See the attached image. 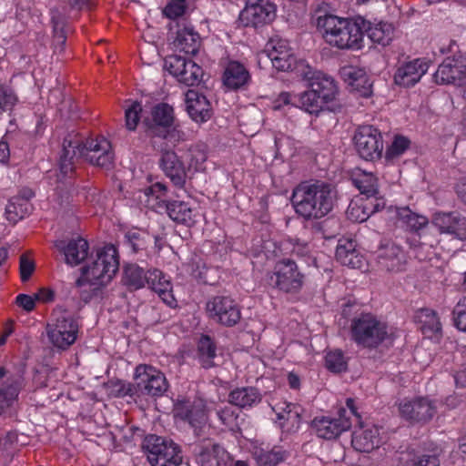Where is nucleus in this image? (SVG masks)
Returning a JSON list of instances; mask_svg holds the SVG:
<instances>
[{"label": "nucleus", "instance_id": "nucleus-52", "mask_svg": "<svg viewBox=\"0 0 466 466\" xmlns=\"http://www.w3.org/2000/svg\"><path fill=\"white\" fill-rule=\"evenodd\" d=\"M325 361L327 369L332 372H341L347 368V361L339 350L328 352Z\"/></svg>", "mask_w": 466, "mask_h": 466}, {"label": "nucleus", "instance_id": "nucleus-26", "mask_svg": "<svg viewBox=\"0 0 466 466\" xmlns=\"http://www.w3.org/2000/svg\"><path fill=\"white\" fill-rule=\"evenodd\" d=\"M186 109L189 116L198 123L208 121L211 116L210 104L199 92L190 89L185 95Z\"/></svg>", "mask_w": 466, "mask_h": 466}, {"label": "nucleus", "instance_id": "nucleus-28", "mask_svg": "<svg viewBox=\"0 0 466 466\" xmlns=\"http://www.w3.org/2000/svg\"><path fill=\"white\" fill-rule=\"evenodd\" d=\"M308 81L309 87L319 96L325 106L335 99L338 88L331 76L322 72H314Z\"/></svg>", "mask_w": 466, "mask_h": 466}, {"label": "nucleus", "instance_id": "nucleus-59", "mask_svg": "<svg viewBox=\"0 0 466 466\" xmlns=\"http://www.w3.org/2000/svg\"><path fill=\"white\" fill-rule=\"evenodd\" d=\"M35 268V261L27 255L22 254L20 256L19 269L20 276L23 282L27 281Z\"/></svg>", "mask_w": 466, "mask_h": 466}, {"label": "nucleus", "instance_id": "nucleus-25", "mask_svg": "<svg viewBox=\"0 0 466 466\" xmlns=\"http://www.w3.org/2000/svg\"><path fill=\"white\" fill-rule=\"evenodd\" d=\"M55 247L64 254L66 264L74 267L84 261L88 255V243L82 238L72 239L67 243L65 240H56Z\"/></svg>", "mask_w": 466, "mask_h": 466}, {"label": "nucleus", "instance_id": "nucleus-44", "mask_svg": "<svg viewBox=\"0 0 466 466\" xmlns=\"http://www.w3.org/2000/svg\"><path fill=\"white\" fill-rule=\"evenodd\" d=\"M252 455L260 466H277L288 458L289 453L280 447H275L271 450L254 447Z\"/></svg>", "mask_w": 466, "mask_h": 466}, {"label": "nucleus", "instance_id": "nucleus-19", "mask_svg": "<svg viewBox=\"0 0 466 466\" xmlns=\"http://www.w3.org/2000/svg\"><path fill=\"white\" fill-rule=\"evenodd\" d=\"M386 203L383 198L360 197L350 201L347 217L353 222L366 221L372 214L385 208Z\"/></svg>", "mask_w": 466, "mask_h": 466}, {"label": "nucleus", "instance_id": "nucleus-6", "mask_svg": "<svg viewBox=\"0 0 466 466\" xmlns=\"http://www.w3.org/2000/svg\"><path fill=\"white\" fill-rule=\"evenodd\" d=\"M144 449L151 466H177L182 461L180 450L171 440L149 435L144 441Z\"/></svg>", "mask_w": 466, "mask_h": 466}, {"label": "nucleus", "instance_id": "nucleus-2", "mask_svg": "<svg viewBox=\"0 0 466 466\" xmlns=\"http://www.w3.org/2000/svg\"><path fill=\"white\" fill-rule=\"evenodd\" d=\"M366 21L361 17H341L335 15H319L317 28L324 41L341 50H360L363 46Z\"/></svg>", "mask_w": 466, "mask_h": 466}, {"label": "nucleus", "instance_id": "nucleus-17", "mask_svg": "<svg viewBox=\"0 0 466 466\" xmlns=\"http://www.w3.org/2000/svg\"><path fill=\"white\" fill-rule=\"evenodd\" d=\"M312 428L316 434L322 439L332 440L348 431L351 426L347 410H339L338 416H321L312 420Z\"/></svg>", "mask_w": 466, "mask_h": 466}, {"label": "nucleus", "instance_id": "nucleus-51", "mask_svg": "<svg viewBox=\"0 0 466 466\" xmlns=\"http://www.w3.org/2000/svg\"><path fill=\"white\" fill-rule=\"evenodd\" d=\"M141 111L142 106L137 101L131 102V104L126 107L125 121L126 127L128 130L133 131L136 129L140 119Z\"/></svg>", "mask_w": 466, "mask_h": 466}, {"label": "nucleus", "instance_id": "nucleus-35", "mask_svg": "<svg viewBox=\"0 0 466 466\" xmlns=\"http://www.w3.org/2000/svg\"><path fill=\"white\" fill-rule=\"evenodd\" d=\"M250 75L248 69L238 61H229L225 67L223 83L230 89H238L248 83Z\"/></svg>", "mask_w": 466, "mask_h": 466}, {"label": "nucleus", "instance_id": "nucleus-5", "mask_svg": "<svg viewBox=\"0 0 466 466\" xmlns=\"http://www.w3.org/2000/svg\"><path fill=\"white\" fill-rule=\"evenodd\" d=\"M350 336L354 342L364 348H375L389 336L386 323L370 313L354 318L350 324Z\"/></svg>", "mask_w": 466, "mask_h": 466}, {"label": "nucleus", "instance_id": "nucleus-21", "mask_svg": "<svg viewBox=\"0 0 466 466\" xmlns=\"http://www.w3.org/2000/svg\"><path fill=\"white\" fill-rule=\"evenodd\" d=\"M382 443L380 429L372 424H361L352 433V447L360 452H370Z\"/></svg>", "mask_w": 466, "mask_h": 466}, {"label": "nucleus", "instance_id": "nucleus-16", "mask_svg": "<svg viewBox=\"0 0 466 466\" xmlns=\"http://www.w3.org/2000/svg\"><path fill=\"white\" fill-rule=\"evenodd\" d=\"M264 53L271 61L272 66L278 70H292L296 64V57L289 42L279 36L271 37L268 40Z\"/></svg>", "mask_w": 466, "mask_h": 466}, {"label": "nucleus", "instance_id": "nucleus-57", "mask_svg": "<svg viewBox=\"0 0 466 466\" xmlns=\"http://www.w3.org/2000/svg\"><path fill=\"white\" fill-rule=\"evenodd\" d=\"M17 101L11 88L0 85V113L12 109Z\"/></svg>", "mask_w": 466, "mask_h": 466}, {"label": "nucleus", "instance_id": "nucleus-3", "mask_svg": "<svg viewBox=\"0 0 466 466\" xmlns=\"http://www.w3.org/2000/svg\"><path fill=\"white\" fill-rule=\"evenodd\" d=\"M335 194L325 182H303L292 192L291 203L295 212L305 219H318L333 208Z\"/></svg>", "mask_w": 466, "mask_h": 466}, {"label": "nucleus", "instance_id": "nucleus-58", "mask_svg": "<svg viewBox=\"0 0 466 466\" xmlns=\"http://www.w3.org/2000/svg\"><path fill=\"white\" fill-rule=\"evenodd\" d=\"M187 9L185 0H173L164 8V14L170 19H176L184 15Z\"/></svg>", "mask_w": 466, "mask_h": 466}, {"label": "nucleus", "instance_id": "nucleus-45", "mask_svg": "<svg viewBox=\"0 0 466 466\" xmlns=\"http://www.w3.org/2000/svg\"><path fill=\"white\" fill-rule=\"evenodd\" d=\"M183 157L187 164L189 173L203 171L208 158L207 147L205 145H195L185 153Z\"/></svg>", "mask_w": 466, "mask_h": 466}, {"label": "nucleus", "instance_id": "nucleus-39", "mask_svg": "<svg viewBox=\"0 0 466 466\" xmlns=\"http://www.w3.org/2000/svg\"><path fill=\"white\" fill-rule=\"evenodd\" d=\"M387 212L390 217L396 218L410 230H419L428 224V218L424 216L413 213L409 208L389 207Z\"/></svg>", "mask_w": 466, "mask_h": 466}, {"label": "nucleus", "instance_id": "nucleus-47", "mask_svg": "<svg viewBox=\"0 0 466 466\" xmlns=\"http://www.w3.org/2000/svg\"><path fill=\"white\" fill-rule=\"evenodd\" d=\"M173 121V108L167 104H159L152 110V123L149 129L156 132L157 127H167Z\"/></svg>", "mask_w": 466, "mask_h": 466}, {"label": "nucleus", "instance_id": "nucleus-12", "mask_svg": "<svg viewBox=\"0 0 466 466\" xmlns=\"http://www.w3.org/2000/svg\"><path fill=\"white\" fill-rule=\"evenodd\" d=\"M134 379L137 390L150 396H161L168 387L165 375L150 365H138L135 370Z\"/></svg>", "mask_w": 466, "mask_h": 466}, {"label": "nucleus", "instance_id": "nucleus-7", "mask_svg": "<svg viewBox=\"0 0 466 466\" xmlns=\"http://www.w3.org/2000/svg\"><path fill=\"white\" fill-rule=\"evenodd\" d=\"M54 316V321L46 327L48 339L55 348L66 350L77 338L78 323L68 312L56 311Z\"/></svg>", "mask_w": 466, "mask_h": 466}, {"label": "nucleus", "instance_id": "nucleus-60", "mask_svg": "<svg viewBox=\"0 0 466 466\" xmlns=\"http://www.w3.org/2000/svg\"><path fill=\"white\" fill-rule=\"evenodd\" d=\"M116 396H132L135 395L137 391H139L136 387L132 386L130 383H126L123 381H117L113 384V390Z\"/></svg>", "mask_w": 466, "mask_h": 466}, {"label": "nucleus", "instance_id": "nucleus-11", "mask_svg": "<svg viewBox=\"0 0 466 466\" xmlns=\"http://www.w3.org/2000/svg\"><path fill=\"white\" fill-rule=\"evenodd\" d=\"M359 155L366 160L380 158L383 150L380 132L372 126L360 127L353 137Z\"/></svg>", "mask_w": 466, "mask_h": 466}, {"label": "nucleus", "instance_id": "nucleus-49", "mask_svg": "<svg viewBox=\"0 0 466 466\" xmlns=\"http://www.w3.org/2000/svg\"><path fill=\"white\" fill-rule=\"evenodd\" d=\"M298 106L309 114H317L326 107L322 100H320L319 96L316 92L314 93L309 87L307 91L299 96Z\"/></svg>", "mask_w": 466, "mask_h": 466}, {"label": "nucleus", "instance_id": "nucleus-15", "mask_svg": "<svg viewBox=\"0 0 466 466\" xmlns=\"http://www.w3.org/2000/svg\"><path fill=\"white\" fill-rule=\"evenodd\" d=\"M208 317L225 326H233L240 319V310L235 301L227 296H217L206 304Z\"/></svg>", "mask_w": 466, "mask_h": 466}, {"label": "nucleus", "instance_id": "nucleus-4", "mask_svg": "<svg viewBox=\"0 0 466 466\" xmlns=\"http://www.w3.org/2000/svg\"><path fill=\"white\" fill-rule=\"evenodd\" d=\"M117 250L114 245H106L98 249L96 258L88 260L82 268L76 284L77 287L90 285L96 289L107 285L118 269Z\"/></svg>", "mask_w": 466, "mask_h": 466}, {"label": "nucleus", "instance_id": "nucleus-10", "mask_svg": "<svg viewBox=\"0 0 466 466\" xmlns=\"http://www.w3.org/2000/svg\"><path fill=\"white\" fill-rule=\"evenodd\" d=\"M276 11L277 7L270 0H247L239 14V21L244 26H262L275 19Z\"/></svg>", "mask_w": 466, "mask_h": 466}, {"label": "nucleus", "instance_id": "nucleus-56", "mask_svg": "<svg viewBox=\"0 0 466 466\" xmlns=\"http://www.w3.org/2000/svg\"><path fill=\"white\" fill-rule=\"evenodd\" d=\"M453 316L456 327L466 332V297L457 302L453 309Z\"/></svg>", "mask_w": 466, "mask_h": 466}, {"label": "nucleus", "instance_id": "nucleus-38", "mask_svg": "<svg viewBox=\"0 0 466 466\" xmlns=\"http://www.w3.org/2000/svg\"><path fill=\"white\" fill-rule=\"evenodd\" d=\"M364 28L366 29L368 37L373 43L383 46H388L394 37V26L389 22H366Z\"/></svg>", "mask_w": 466, "mask_h": 466}, {"label": "nucleus", "instance_id": "nucleus-32", "mask_svg": "<svg viewBox=\"0 0 466 466\" xmlns=\"http://www.w3.org/2000/svg\"><path fill=\"white\" fill-rule=\"evenodd\" d=\"M147 284L158 294L159 298L167 305L174 307L176 299L172 294V286L168 278L158 269L148 271V279Z\"/></svg>", "mask_w": 466, "mask_h": 466}, {"label": "nucleus", "instance_id": "nucleus-31", "mask_svg": "<svg viewBox=\"0 0 466 466\" xmlns=\"http://www.w3.org/2000/svg\"><path fill=\"white\" fill-rule=\"evenodd\" d=\"M167 188L163 183L157 182L144 190L138 191L140 205L157 210L167 206Z\"/></svg>", "mask_w": 466, "mask_h": 466}, {"label": "nucleus", "instance_id": "nucleus-22", "mask_svg": "<svg viewBox=\"0 0 466 466\" xmlns=\"http://www.w3.org/2000/svg\"><path fill=\"white\" fill-rule=\"evenodd\" d=\"M433 224L441 233L450 234L461 240L466 239V218L457 212L437 213Z\"/></svg>", "mask_w": 466, "mask_h": 466}, {"label": "nucleus", "instance_id": "nucleus-50", "mask_svg": "<svg viewBox=\"0 0 466 466\" xmlns=\"http://www.w3.org/2000/svg\"><path fill=\"white\" fill-rule=\"evenodd\" d=\"M199 359L204 368L213 366V359L216 356L215 346L209 337L203 336L198 342Z\"/></svg>", "mask_w": 466, "mask_h": 466}, {"label": "nucleus", "instance_id": "nucleus-36", "mask_svg": "<svg viewBox=\"0 0 466 466\" xmlns=\"http://www.w3.org/2000/svg\"><path fill=\"white\" fill-rule=\"evenodd\" d=\"M405 262V254L399 246L390 243L381 248L379 255V263L388 271L401 270Z\"/></svg>", "mask_w": 466, "mask_h": 466}, {"label": "nucleus", "instance_id": "nucleus-64", "mask_svg": "<svg viewBox=\"0 0 466 466\" xmlns=\"http://www.w3.org/2000/svg\"><path fill=\"white\" fill-rule=\"evenodd\" d=\"M455 383L458 387H466V364L454 376Z\"/></svg>", "mask_w": 466, "mask_h": 466}, {"label": "nucleus", "instance_id": "nucleus-13", "mask_svg": "<svg viewBox=\"0 0 466 466\" xmlns=\"http://www.w3.org/2000/svg\"><path fill=\"white\" fill-rule=\"evenodd\" d=\"M164 67L178 82L187 86L198 85L203 76V70L198 65L180 56H167Z\"/></svg>", "mask_w": 466, "mask_h": 466}, {"label": "nucleus", "instance_id": "nucleus-55", "mask_svg": "<svg viewBox=\"0 0 466 466\" xmlns=\"http://www.w3.org/2000/svg\"><path fill=\"white\" fill-rule=\"evenodd\" d=\"M218 416L220 421L230 430L238 426V413L233 407L226 406L218 410Z\"/></svg>", "mask_w": 466, "mask_h": 466}, {"label": "nucleus", "instance_id": "nucleus-20", "mask_svg": "<svg viewBox=\"0 0 466 466\" xmlns=\"http://www.w3.org/2000/svg\"><path fill=\"white\" fill-rule=\"evenodd\" d=\"M261 252L268 259L288 254L304 257L309 252V248L307 243L291 238L284 239L279 243L268 239L263 242Z\"/></svg>", "mask_w": 466, "mask_h": 466}, {"label": "nucleus", "instance_id": "nucleus-24", "mask_svg": "<svg viewBox=\"0 0 466 466\" xmlns=\"http://www.w3.org/2000/svg\"><path fill=\"white\" fill-rule=\"evenodd\" d=\"M429 69L427 62L414 59L400 66L395 75L394 82L398 86L409 87L418 83Z\"/></svg>", "mask_w": 466, "mask_h": 466}, {"label": "nucleus", "instance_id": "nucleus-30", "mask_svg": "<svg viewBox=\"0 0 466 466\" xmlns=\"http://www.w3.org/2000/svg\"><path fill=\"white\" fill-rule=\"evenodd\" d=\"M336 258L342 265L352 268H361L365 265L364 257L356 249V243L350 238L339 240Z\"/></svg>", "mask_w": 466, "mask_h": 466}, {"label": "nucleus", "instance_id": "nucleus-27", "mask_svg": "<svg viewBox=\"0 0 466 466\" xmlns=\"http://www.w3.org/2000/svg\"><path fill=\"white\" fill-rule=\"evenodd\" d=\"M339 74L342 80L361 96H366L370 93L371 83L363 68L347 65L340 68Z\"/></svg>", "mask_w": 466, "mask_h": 466}, {"label": "nucleus", "instance_id": "nucleus-46", "mask_svg": "<svg viewBox=\"0 0 466 466\" xmlns=\"http://www.w3.org/2000/svg\"><path fill=\"white\" fill-rule=\"evenodd\" d=\"M148 271L146 273L142 268L136 264L127 265L124 270V282L134 289H141L147 284Z\"/></svg>", "mask_w": 466, "mask_h": 466}, {"label": "nucleus", "instance_id": "nucleus-14", "mask_svg": "<svg viewBox=\"0 0 466 466\" xmlns=\"http://www.w3.org/2000/svg\"><path fill=\"white\" fill-rule=\"evenodd\" d=\"M437 410L435 401L424 398H405L399 403L400 415L412 422H426L433 418Z\"/></svg>", "mask_w": 466, "mask_h": 466}, {"label": "nucleus", "instance_id": "nucleus-41", "mask_svg": "<svg viewBox=\"0 0 466 466\" xmlns=\"http://www.w3.org/2000/svg\"><path fill=\"white\" fill-rule=\"evenodd\" d=\"M33 193L28 191L23 197L12 198L5 208V218L11 223H16L29 214L31 205L29 203Z\"/></svg>", "mask_w": 466, "mask_h": 466}, {"label": "nucleus", "instance_id": "nucleus-1", "mask_svg": "<svg viewBox=\"0 0 466 466\" xmlns=\"http://www.w3.org/2000/svg\"><path fill=\"white\" fill-rule=\"evenodd\" d=\"M77 157H84L94 166L108 167L113 163L114 153L110 142L104 137L90 138L85 143H80L78 138L66 137L59 161V180L73 173L74 158Z\"/></svg>", "mask_w": 466, "mask_h": 466}, {"label": "nucleus", "instance_id": "nucleus-43", "mask_svg": "<svg viewBox=\"0 0 466 466\" xmlns=\"http://www.w3.org/2000/svg\"><path fill=\"white\" fill-rule=\"evenodd\" d=\"M229 402L240 408H248L261 400V394L254 387H240L231 390L228 395Z\"/></svg>", "mask_w": 466, "mask_h": 466}, {"label": "nucleus", "instance_id": "nucleus-29", "mask_svg": "<svg viewBox=\"0 0 466 466\" xmlns=\"http://www.w3.org/2000/svg\"><path fill=\"white\" fill-rule=\"evenodd\" d=\"M161 167L175 186L182 187L185 185L189 172L175 152L167 151L163 154Z\"/></svg>", "mask_w": 466, "mask_h": 466}, {"label": "nucleus", "instance_id": "nucleus-23", "mask_svg": "<svg viewBox=\"0 0 466 466\" xmlns=\"http://www.w3.org/2000/svg\"><path fill=\"white\" fill-rule=\"evenodd\" d=\"M22 377L15 375L7 379L0 388V416H12L17 405L19 390L22 387Z\"/></svg>", "mask_w": 466, "mask_h": 466}, {"label": "nucleus", "instance_id": "nucleus-34", "mask_svg": "<svg viewBox=\"0 0 466 466\" xmlns=\"http://www.w3.org/2000/svg\"><path fill=\"white\" fill-rule=\"evenodd\" d=\"M166 208L172 220L187 226L194 225L199 216L198 208L188 202L173 201L168 203Z\"/></svg>", "mask_w": 466, "mask_h": 466}, {"label": "nucleus", "instance_id": "nucleus-63", "mask_svg": "<svg viewBox=\"0 0 466 466\" xmlns=\"http://www.w3.org/2000/svg\"><path fill=\"white\" fill-rule=\"evenodd\" d=\"M299 96H291L289 93L283 92L279 94L276 101L275 108H279L282 105L292 104L298 106Z\"/></svg>", "mask_w": 466, "mask_h": 466}, {"label": "nucleus", "instance_id": "nucleus-42", "mask_svg": "<svg viewBox=\"0 0 466 466\" xmlns=\"http://www.w3.org/2000/svg\"><path fill=\"white\" fill-rule=\"evenodd\" d=\"M229 453L219 445L202 449L196 461L199 466H228Z\"/></svg>", "mask_w": 466, "mask_h": 466}, {"label": "nucleus", "instance_id": "nucleus-62", "mask_svg": "<svg viewBox=\"0 0 466 466\" xmlns=\"http://www.w3.org/2000/svg\"><path fill=\"white\" fill-rule=\"evenodd\" d=\"M35 300V296L32 297L25 294H20L16 297V303L18 306L28 312L34 309Z\"/></svg>", "mask_w": 466, "mask_h": 466}, {"label": "nucleus", "instance_id": "nucleus-40", "mask_svg": "<svg viewBox=\"0 0 466 466\" xmlns=\"http://www.w3.org/2000/svg\"><path fill=\"white\" fill-rule=\"evenodd\" d=\"M173 45L179 52L195 55L199 47V35L193 28L185 26L177 30Z\"/></svg>", "mask_w": 466, "mask_h": 466}, {"label": "nucleus", "instance_id": "nucleus-54", "mask_svg": "<svg viewBox=\"0 0 466 466\" xmlns=\"http://www.w3.org/2000/svg\"><path fill=\"white\" fill-rule=\"evenodd\" d=\"M410 145V141L402 136L395 137L391 145L388 147L386 151L387 158H394L400 155H402L405 150L408 148Z\"/></svg>", "mask_w": 466, "mask_h": 466}, {"label": "nucleus", "instance_id": "nucleus-37", "mask_svg": "<svg viewBox=\"0 0 466 466\" xmlns=\"http://www.w3.org/2000/svg\"><path fill=\"white\" fill-rule=\"evenodd\" d=\"M352 182L364 198H381L379 196L378 178L372 172L357 169L352 175Z\"/></svg>", "mask_w": 466, "mask_h": 466}, {"label": "nucleus", "instance_id": "nucleus-53", "mask_svg": "<svg viewBox=\"0 0 466 466\" xmlns=\"http://www.w3.org/2000/svg\"><path fill=\"white\" fill-rule=\"evenodd\" d=\"M52 24L54 29V37L55 41L58 46L62 47V46L66 42V35H65V25L66 21L64 16L60 15L58 10L52 11Z\"/></svg>", "mask_w": 466, "mask_h": 466}, {"label": "nucleus", "instance_id": "nucleus-48", "mask_svg": "<svg viewBox=\"0 0 466 466\" xmlns=\"http://www.w3.org/2000/svg\"><path fill=\"white\" fill-rule=\"evenodd\" d=\"M415 320L420 325L423 332L438 333L441 327L435 311L430 309H420L416 312Z\"/></svg>", "mask_w": 466, "mask_h": 466}, {"label": "nucleus", "instance_id": "nucleus-8", "mask_svg": "<svg viewBox=\"0 0 466 466\" xmlns=\"http://www.w3.org/2000/svg\"><path fill=\"white\" fill-rule=\"evenodd\" d=\"M268 279L273 288L286 293H295L301 289L304 276L295 261L282 258L275 264Z\"/></svg>", "mask_w": 466, "mask_h": 466}, {"label": "nucleus", "instance_id": "nucleus-33", "mask_svg": "<svg viewBox=\"0 0 466 466\" xmlns=\"http://www.w3.org/2000/svg\"><path fill=\"white\" fill-rule=\"evenodd\" d=\"M272 409L281 427H287L288 430L298 429L299 427L300 413L302 411L299 405L282 401L275 404Z\"/></svg>", "mask_w": 466, "mask_h": 466}, {"label": "nucleus", "instance_id": "nucleus-18", "mask_svg": "<svg viewBox=\"0 0 466 466\" xmlns=\"http://www.w3.org/2000/svg\"><path fill=\"white\" fill-rule=\"evenodd\" d=\"M434 79L437 84L466 86V65L460 58L447 57L439 66Z\"/></svg>", "mask_w": 466, "mask_h": 466}, {"label": "nucleus", "instance_id": "nucleus-9", "mask_svg": "<svg viewBox=\"0 0 466 466\" xmlns=\"http://www.w3.org/2000/svg\"><path fill=\"white\" fill-rule=\"evenodd\" d=\"M173 414L176 420L188 423L196 432L208 422L206 402L202 399L191 400L178 397L174 401Z\"/></svg>", "mask_w": 466, "mask_h": 466}, {"label": "nucleus", "instance_id": "nucleus-61", "mask_svg": "<svg viewBox=\"0 0 466 466\" xmlns=\"http://www.w3.org/2000/svg\"><path fill=\"white\" fill-rule=\"evenodd\" d=\"M404 466H440V461L436 456L424 455L406 462Z\"/></svg>", "mask_w": 466, "mask_h": 466}]
</instances>
